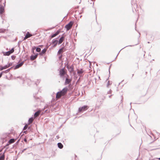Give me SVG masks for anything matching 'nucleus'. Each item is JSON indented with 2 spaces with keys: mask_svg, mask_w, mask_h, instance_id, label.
Listing matches in <instances>:
<instances>
[{
  "mask_svg": "<svg viewBox=\"0 0 160 160\" xmlns=\"http://www.w3.org/2000/svg\"><path fill=\"white\" fill-rule=\"evenodd\" d=\"M62 90H64V89H63Z\"/></svg>",
  "mask_w": 160,
  "mask_h": 160,
  "instance_id": "e433bc0d",
  "label": "nucleus"
},
{
  "mask_svg": "<svg viewBox=\"0 0 160 160\" xmlns=\"http://www.w3.org/2000/svg\"><path fill=\"white\" fill-rule=\"evenodd\" d=\"M111 83H110L109 81H108V86L109 85H110Z\"/></svg>",
  "mask_w": 160,
  "mask_h": 160,
  "instance_id": "cd10ccee",
  "label": "nucleus"
},
{
  "mask_svg": "<svg viewBox=\"0 0 160 160\" xmlns=\"http://www.w3.org/2000/svg\"><path fill=\"white\" fill-rule=\"evenodd\" d=\"M5 152L3 153L2 155L0 157V160H4L5 158V155L4 153Z\"/></svg>",
  "mask_w": 160,
  "mask_h": 160,
  "instance_id": "6ab92c4d",
  "label": "nucleus"
},
{
  "mask_svg": "<svg viewBox=\"0 0 160 160\" xmlns=\"http://www.w3.org/2000/svg\"><path fill=\"white\" fill-rule=\"evenodd\" d=\"M32 34L30 33L29 32H27L26 34V36L24 38V40H26L27 38L32 37Z\"/></svg>",
  "mask_w": 160,
  "mask_h": 160,
  "instance_id": "423d86ee",
  "label": "nucleus"
},
{
  "mask_svg": "<svg viewBox=\"0 0 160 160\" xmlns=\"http://www.w3.org/2000/svg\"><path fill=\"white\" fill-rule=\"evenodd\" d=\"M28 124H26L25 125V126L24 127V128H23V130H25L26 129H27V128H28Z\"/></svg>",
  "mask_w": 160,
  "mask_h": 160,
  "instance_id": "b1692460",
  "label": "nucleus"
},
{
  "mask_svg": "<svg viewBox=\"0 0 160 160\" xmlns=\"http://www.w3.org/2000/svg\"><path fill=\"white\" fill-rule=\"evenodd\" d=\"M15 142V140L14 139H10L9 141V144H11L14 143Z\"/></svg>",
  "mask_w": 160,
  "mask_h": 160,
  "instance_id": "412c9836",
  "label": "nucleus"
},
{
  "mask_svg": "<svg viewBox=\"0 0 160 160\" xmlns=\"http://www.w3.org/2000/svg\"><path fill=\"white\" fill-rule=\"evenodd\" d=\"M79 95V94L78 93V94H77V95Z\"/></svg>",
  "mask_w": 160,
  "mask_h": 160,
  "instance_id": "72a5a7b5",
  "label": "nucleus"
},
{
  "mask_svg": "<svg viewBox=\"0 0 160 160\" xmlns=\"http://www.w3.org/2000/svg\"><path fill=\"white\" fill-rule=\"evenodd\" d=\"M77 72L78 74H82L83 72V71L82 70H78Z\"/></svg>",
  "mask_w": 160,
  "mask_h": 160,
  "instance_id": "4be33fe9",
  "label": "nucleus"
},
{
  "mask_svg": "<svg viewBox=\"0 0 160 160\" xmlns=\"http://www.w3.org/2000/svg\"><path fill=\"white\" fill-rule=\"evenodd\" d=\"M64 40V38L63 37H62L60 38L58 41V44H60L62 43Z\"/></svg>",
  "mask_w": 160,
  "mask_h": 160,
  "instance_id": "f3484780",
  "label": "nucleus"
},
{
  "mask_svg": "<svg viewBox=\"0 0 160 160\" xmlns=\"http://www.w3.org/2000/svg\"><path fill=\"white\" fill-rule=\"evenodd\" d=\"M24 141L26 143H27V138H25L24 139Z\"/></svg>",
  "mask_w": 160,
  "mask_h": 160,
  "instance_id": "bb28decb",
  "label": "nucleus"
},
{
  "mask_svg": "<svg viewBox=\"0 0 160 160\" xmlns=\"http://www.w3.org/2000/svg\"><path fill=\"white\" fill-rule=\"evenodd\" d=\"M60 30H58L57 31V32L55 33L52 35L51 36L52 38H53L54 37H55L58 34H59V33L60 32Z\"/></svg>",
  "mask_w": 160,
  "mask_h": 160,
  "instance_id": "9b49d317",
  "label": "nucleus"
},
{
  "mask_svg": "<svg viewBox=\"0 0 160 160\" xmlns=\"http://www.w3.org/2000/svg\"><path fill=\"white\" fill-rule=\"evenodd\" d=\"M158 159L160 160V158H159Z\"/></svg>",
  "mask_w": 160,
  "mask_h": 160,
  "instance_id": "c9c22d12",
  "label": "nucleus"
},
{
  "mask_svg": "<svg viewBox=\"0 0 160 160\" xmlns=\"http://www.w3.org/2000/svg\"><path fill=\"white\" fill-rule=\"evenodd\" d=\"M71 70L70 71V72H72L73 71V68H71Z\"/></svg>",
  "mask_w": 160,
  "mask_h": 160,
  "instance_id": "c756f323",
  "label": "nucleus"
},
{
  "mask_svg": "<svg viewBox=\"0 0 160 160\" xmlns=\"http://www.w3.org/2000/svg\"><path fill=\"white\" fill-rule=\"evenodd\" d=\"M16 56H15L13 55L11 56V58L12 60H14Z\"/></svg>",
  "mask_w": 160,
  "mask_h": 160,
  "instance_id": "a878e982",
  "label": "nucleus"
},
{
  "mask_svg": "<svg viewBox=\"0 0 160 160\" xmlns=\"http://www.w3.org/2000/svg\"><path fill=\"white\" fill-rule=\"evenodd\" d=\"M40 112L41 111L40 110H39L36 112L34 114V118H35L38 116L40 114Z\"/></svg>",
  "mask_w": 160,
  "mask_h": 160,
  "instance_id": "ddd939ff",
  "label": "nucleus"
},
{
  "mask_svg": "<svg viewBox=\"0 0 160 160\" xmlns=\"http://www.w3.org/2000/svg\"><path fill=\"white\" fill-rule=\"evenodd\" d=\"M2 151V150H0V152Z\"/></svg>",
  "mask_w": 160,
  "mask_h": 160,
  "instance_id": "f704fd0d",
  "label": "nucleus"
},
{
  "mask_svg": "<svg viewBox=\"0 0 160 160\" xmlns=\"http://www.w3.org/2000/svg\"><path fill=\"white\" fill-rule=\"evenodd\" d=\"M14 48H12L10 51L5 52L4 54V55L5 56H9L11 53H13L14 52Z\"/></svg>",
  "mask_w": 160,
  "mask_h": 160,
  "instance_id": "39448f33",
  "label": "nucleus"
},
{
  "mask_svg": "<svg viewBox=\"0 0 160 160\" xmlns=\"http://www.w3.org/2000/svg\"><path fill=\"white\" fill-rule=\"evenodd\" d=\"M72 81V79H68V78H67L66 79L65 84V85H67L70 82H71Z\"/></svg>",
  "mask_w": 160,
  "mask_h": 160,
  "instance_id": "1a4fd4ad",
  "label": "nucleus"
},
{
  "mask_svg": "<svg viewBox=\"0 0 160 160\" xmlns=\"http://www.w3.org/2000/svg\"><path fill=\"white\" fill-rule=\"evenodd\" d=\"M47 48L44 49L41 52H40L39 53V54L41 56H42V55H43L45 53L47 50Z\"/></svg>",
  "mask_w": 160,
  "mask_h": 160,
  "instance_id": "6e6552de",
  "label": "nucleus"
},
{
  "mask_svg": "<svg viewBox=\"0 0 160 160\" xmlns=\"http://www.w3.org/2000/svg\"><path fill=\"white\" fill-rule=\"evenodd\" d=\"M88 108V107L87 106H84L82 107L79 108L78 111L79 112H82L86 110Z\"/></svg>",
  "mask_w": 160,
  "mask_h": 160,
  "instance_id": "7ed1b4c3",
  "label": "nucleus"
},
{
  "mask_svg": "<svg viewBox=\"0 0 160 160\" xmlns=\"http://www.w3.org/2000/svg\"><path fill=\"white\" fill-rule=\"evenodd\" d=\"M32 52L34 53V50H32Z\"/></svg>",
  "mask_w": 160,
  "mask_h": 160,
  "instance_id": "2f4dec72",
  "label": "nucleus"
},
{
  "mask_svg": "<svg viewBox=\"0 0 160 160\" xmlns=\"http://www.w3.org/2000/svg\"><path fill=\"white\" fill-rule=\"evenodd\" d=\"M58 42V41L57 40H53L52 43L54 44V47H55L57 45Z\"/></svg>",
  "mask_w": 160,
  "mask_h": 160,
  "instance_id": "4468645a",
  "label": "nucleus"
},
{
  "mask_svg": "<svg viewBox=\"0 0 160 160\" xmlns=\"http://www.w3.org/2000/svg\"><path fill=\"white\" fill-rule=\"evenodd\" d=\"M38 54L37 53L35 55H32L31 56L30 59L32 60H33L35 59L38 56Z\"/></svg>",
  "mask_w": 160,
  "mask_h": 160,
  "instance_id": "f8f14e48",
  "label": "nucleus"
},
{
  "mask_svg": "<svg viewBox=\"0 0 160 160\" xmlns=\"http://www.w3.org/2000/svg\"><path fill=\"white\" fill-rule=\"evenodd\" d=\"M4 10V8L3 6L0 7V13H2L3 12Z\"/></svg>",
  "mask_w": 160,
  "mask_h": 160,
  "instance_id": "aec40b11",
  "label": "nucleus"
},
{
  "mask_svg": "<svg viewBox=\"0 0 160 160\" xmlns=\"http://www.w3.org/2000/svg\"><path fill=\"white\" fill-rule=\"evenodd\" d=\"M12 63H9L7 65H5L3 67L0 66V70L2 71L3 69H6L12 66Z\"/></svg>",
  "mask_w": 160,
  "mask_h": 160,
  "instance_id": "f03ea898",
  "label": "nucleus"
},
{
  "mask_svg": "<svg viewBox=\"0 0 160 160\" xmlns=\"http://www.w3.org/2000/svg\"><path fill=\"white\" fill-rule=\"evenodd\" d=\"M66 73V71L64 69H62L60 70V74L61 76H62L65 74Z\"/></svg>",
  "mask_w": 160,
  "mask_h": 160,
  "instance_id": "0eeeda50",
  "label": "nucleus"
},
{
  "mask_svg": "<svg viewBox=\"0 0 160 160\" xmlns=\"http://www.w3.org/2000/svg\"><path fill=\"white\" fill-rule=\"evenodd\" d=\"M36 51L37 52H39L41 51V48H36Z\"/></svg>",
  "mask_w": 160,
  "mask_h": 160,
  "instance_id": "5701e85b",
  "label": "nucleus"
},
{
  "mask_svg": "<svg viewBox=\"0 0 160 160\" xmlns=\"http://www.w3.org/2000/svg\"><path fill=\"white\" fill-rule=\"evenodd\" d=\"M78 91H78H77V90H76L75 91Z\"/></svg>",
  "mask_w": 160,
  "mask_h": 160,
  "instance_id": "473e14b6",
  "label": "nucleus"
},
{
  "mask_svg": "<svg viewBox=\"0 0 160 160\" xmlns=\"http://www.w3.org/2000/svg\"><path fill=\"white\" fill-rule=\"evenodd\" d=\"M63 49H64L63 48H62L60 49L58 51V54H60L62 53L63 52Z\"/></svg>",
  "mask_w": 160,
  "mask_h": 160,
  "instance_id": "a211bd4d",
  "label": "nucleus"
},
{
  "mask_svg": "<svg viewBox=\"0 0 160 160\" xmlns=\"http://www.w3.org/2000/svg\"><path fill=\"white\" fill-rule=\"evenodd\" d=\"M36 49V47H33L32 48V50H34Z\"/></svg>",
  "mask_w": 160,
  "mask_h": 160,
  "instance_id": "c85d7f7f",
  "label": "nucleus"
},
{
  "mask_svg": "<svg viewBox=\"0 0 160 160\" xmlns=\"http://www.w3.org/2000/svg\"><path fill=\"white\" fill-rule=\"evenodd\" d=\"M2 73H0V78L2 76Z\"/></svg>",
  "mask_w": 160,
  "mask_h": 160,
  "instance_id": "7c9ffc66",
  "label": "nucleus"
},
{
  "mask_svg": "<svg viewBox=\"0 0 160 160\" xmlns=\"http://www.w3.org/2000/svg\"><path fill=\"white\" fill-rule=\"evenodd\" d=\"M67 91H60V92H58L56 95V98L58 100L61 97L64 96L67 93Z\"/></svg>",
  "mask_w": 160,
  "mask_h": 160,
  "instance_id": "f257e3e1",
  "label": "nucleus"
},
{
  "mask_svg": "<svg viewBox=\"0 0 160 160\" xmlns=\"http://www.w3.org/2000/svg\"><path fill=\"white\" fill-rule=\"evenodd\" d=\"M5 30L3 29H0V33L3 32L5 31Z\"/></svg>",
  "mask_w": 160,
  "mask_h": 160,
  "instance_id": "393cba45",
  "label": "nucleus"
},
{
  "mask_svg": "<svg viewBox=\"0 0 160 160\" xmlns=\"http://www.w3.org/2000/svg\"><path fill=\"white\" fill-rule=\"evenodd\" d=\"M23 62L20 63L16 65L15 67V69H16L19 68V67H21L23 64Z\"/></svg>",
  "mask_w": 160,
  "mask_h": 160,
  "instance_id": "9d476101",
  "label": "nucleus"
},
{
  "mask_svg": "<svg viewBox=\"0 0 160 160\" xmlns=\"http://www.w3.org/2000/svg\"><path fill=\"white\" fill-rule=\"evenodd\" d=\"M34 120V118H31L28 120V124H29L32 123Z\"/></svg>",
  "mask_w": 160,
  "mask_h": 160,
  "instance_id": "2eb2a0df",
  "label": "nucleus"
},
{
  "mask_svg": "<svg viewBox=\"0 0 160 160\" xmlns=\"http://www.w3.org/2000/svg\"><path fill=\"white\" fill-rule=\"evenodd\" d=\"M58 147L60 149L62 148L63 147V145L61 143H58Z\"/></svg>",
  "mask_w": 160,
  "mask_h": 160,
  "instance_id": "dca6fc26",
  "label": "nucleus"
},
{
  "mask_svg": "<svg viewBox=\"0 0 160 160\" xmlns=\"http://www.w3.org/2000/svg\"><path fill=\"white\" fill-rule=\"evenodd\" d=\"M73 22H70L68 24H67L65 26L67 30L68 31L71 28Z\"/></svg>",
  "mask_w": 160,
  "mask_h": 160,
  "instance_id": "20e7f679",
  "label": "nucleus"
}]
</instances>
